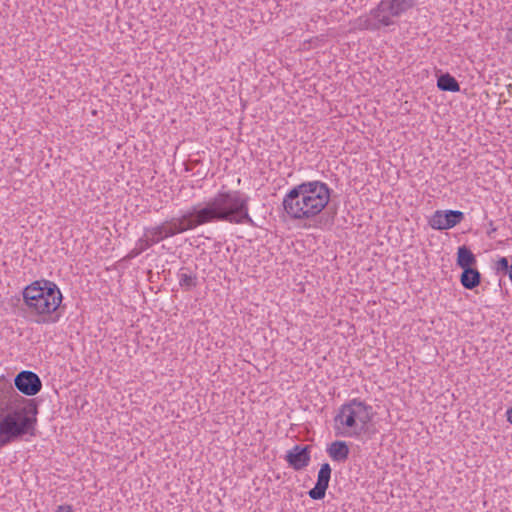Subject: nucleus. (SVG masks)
I'll list each match as a JSON object with an SVG mask.
<instances>
[{"instance_id":"obj_1","label":"nucleus","mask_w":512,"mask_h":512,"mask_svg":"<svg viewBox=\"0 0 512 512\" xmlns=\"http://www.w3.org/2000/svg\"><path fill=\"white\" fill-rule=\"evenodd\" d=\"M40 377L22 370L11 384L0 376V449L25 436H35L39 404L33 397L42 389Z\"/></svg>"},{"instance_id":"obj_2","label":"nucleus","mask_w":512,"mask_h":512,"mask_svg":"<svg viewBox=\"0 0 512 512\" xmlns=\"http://www.w3.org/2000/svg\"><path fill=\"white\" fill-rule=\"evenodd\" d=\"M250 197L240 190L220 191L206 202L189 207L195 227L216 222L254 226L249 214Z\"/></svg>"},{"instance_id":"obj_3","label":"nucleus","mask_w":512,"mask_h":512,"mask_svg":"<svg viewBox=\"0 0 512 512\" xmlns=\"http://www.w3.org/2000/svg\"><path fill=\"white\" fill-rule=\"evenodd\" d=\"M333 190L327 183L320 180L304 181L291 188L283 198L285 213L292 220L309 221L327 209L334 219L337 205L329 206Z\"/></svg>"},{"instance_id":"obj_4","label":"nucleus","mask_w":512,"mask_h":512,"mask_svg":"<svg viewBox=\"0 0 512 512\" xmlns=\"http://www.w3.org/2000/svg\"><path fill=\"white\" fill-rule=\"evenodd\" d=\"M22 296L24 311L32 322L49 325L60 320L63 295L55 282L46 279L33 281L23 288Z\"/></svg>"},{"instance_id":"obj_5","label":"nucleus","mask_w":512,"mask_h":512,"mask_svg":"<svg viewBox=\"0 0 512 512\" xmlns=\"http://www.w3.org/2000/svg\"><path fill=\"white\" fill-rule=\"evenodd\" d=\"M373 407L354 398L342 404L334 417L335 429L344 437H359L368 431L374 417Z\"/></svg>"},{"instance_id":"obj_6","label":"nucleus","mask_w":512,"mask_h":512,"mask_svg":"<svg viewBox=\"0 0 512 512\" xmlns=\"http://www.w3.org/2000/svg\"><path fill=\"white\" fill-rule=\"evenodd\" d=\"M415 0H382L378 6L371 10V18L365 21L368 30H378L394 24L392 17H398L412 8Z\"/></svg>"},{"instance_id":"obj_7","label":"nucleus","mask_w":512,"mask_h":512,"mask_svg":"<svg viewBox=\"0 0 512 512\" xmlns=\"http://www.w3.org/2000/svg\"><path fill=\"white\" fill-rule=\"evenodd\" d=\"M196 229L192 215L189 208L181 211L177 217H172L164 221L160 225L154 227H146L144 233L151 240V243L157 244L160 241L173 237L177 234H182L186 231Z\"/></svg>"},{"instance_id":"obj_8","label":"nucleus","mask_w":512,"mask_h":512,"mask_svg":"<svg viewBox=\"0 0 512 512\" xmlns=\"http://www.w3.org/2000/svg\"><path fill=\"white\" fill-rule=\"evenodd\" d=\"M465 218L462 211L436 210L429 218V225L434 230H448L460 224Z\"/></svg>"},{"instance_id":"obj_9","label":"nucleus","mask_w":512,"mask_h":512,"mask_svg":"<svg viewBox=\"0 0 512 512\" xmlns=\"http://www.w3.org/2000/svg\"><path fill=\"white\" fill-rule=\"evenodd\" d=\"M311 450L310 445L296 444L291 449L286 451L284 460L288 466L295 471H301L307 468L311 461Z\"/></svg>"},{"instance_id":"obj_10","label":"nucleus","mask_w":512,"mask_h":512,"mask_svg":"<svg viewBox=\"0 0 512 512\" xmlns=\"http://www.w3.org/2000/svg\"><path fill=\"white\" fill-rule=\"evenodd\" d=\"M332 469L329 463H323L320 466L315 486L308 491V495L313 500H322L325 498L329 487Z\"/></svg>"},{"instance_id":"obj_11","label":"nucleus","mask_w":512,"mask_h":512,"mask_svg":"<svg viewBox=\"0 0 512 512\" xmlns=\"http://www.w3.org/2000/svg\"><path fill=\"white\" fill-rule=\"evenodd\" d=\"M326 452L333 461L344 463L349 457L350 449L345 441L336 440L327 446Z\"/></svg>"},{"instance_id":"obj_12","label":"nucleus","mask_w":512,"mask_h":512,"mask_svg":"<svg viewBox=\"0 0 512 512\" xmlns=\"http://www.w3.org/2000/svg\"><path fill=\"white\" fill-rule=\"evenodd\" d=\"M477 263L476 256L466 245L459 246L457 249L456 264L463 270L473 268Z\"/></svg>"},{"instance_id":"obj_13","label":"nucleus","mask_w":512,"mask_h":512,"mask_svg":"<svg viewBox=\"0 0 512 512\" xmlns=\"http://www.w3.org/2000/svg\"><path fill=\"white\" fill-rule=\"evenodd\" d=\"M481 278V273L473 267L462 271L460 283L465 289L473 290L480 285Z\"/></svg>"},{"instance_id":"obj_14","label":"nucleus","mask_w":512,"mask_h":512,"mask_svg":"<svg viewBox=\"0 0 512 512\" xmlns=\"http://www.w3.org/2000/svg\"><path fill=\"white\" fill-rule=\"evenodd\" d=\"M437 87L441 91L459 92L460 84L450 73H442L437 78Z\"/></svg>"},{"instance_id":"obj_15","label":"nucleus","mask_w":512,"mask_h":512,"mask_svg":"<svg viewBox=\"0 0 512 512\" xmlns=\"http://www.w3.org/2000/svg\"><path fill=\"white\" fill-rule=\"evenodd\" d=\"M179 285L185 291H190L197 286V275L190 272L187 267H182L178 273Z\"/></svg>"},{"instance_id":"obj_16","label":"nucleus","mask_w":512,"mask_h":512,"mask_svg":"<svg viewBox=\"0 0 512 512\" xmlns=\"http://www.w3.org/2000/svg\"><path fill=\"white\" fill-rule=\"evenodd\" d=\"M135 246L143 253L153 246V243H151V240L144 233L143 236L136 241Z\"/></svg>"},{"instance_id":"obj_17","label":"nucleus","mask_w":512,"mask_h":512,"mask_svg":"<svg viewBox=\"0 0 512 512\" xmlns=\"http://www.w3.org/2000/svg\"><path fill=\"white\" fill-rule=\"evenodd\" d=\"M509 267L510 264L507 257H500L495 264L497 273H503L504 275H506Z\"/></svg>"},{"instance_id":"obj_18","label":"nucleus","mask_w":512,"mask_h":512,"mask_svg":"<svg viewBox=\"0 0 512 512\" xmlns=\"http://www.w3.org/2000/svg\"><path fill=\"white\" fill-rule=\"evenodd\" d=\"M202 161L200 159H192L185 163V171H191L198 166Z\"/></svg>"},{"instance_id":"obj_19","label":"nucleus","mask_w":512,"mask_h":512,"mask_svg":"<svg viewBox=\"0 0 512 512\" xmlns=\"http://www.w3.org/2000/svg\"><path fill=\"white\" fill-rule=\"evenodd\" d=\"M141 254V251L135 246L127 255L128 259L136 258Z\"/></svg>"},{"instance_id":"obj_20","label":"nucleus","mask_w":512,"mask_h":512,"mask_svg":"<svg viewBox=\"0 0 512 512\" xmlns=\"http://www.w3.org/2000/svg\"><path fill=\"white\" fill-rule=\"evenodd\" d=\"M56 512H73V509L69 505H60L58 506Z\"/></svg>"},{"instance_id":"obj_21","label":"nucleus","mask_w":512,"mask_h":512,"mask_svg":"<svg viewBox=\"0 0 512 512\" xmlns=\"http://www.w3.org/2000/svg\"><path fill=\"white\" fill-rule=\"evenodd\" d=\"M505 39L507 42L512 43V26L507 30Z\"/></svg>"},{"instance_id":"obj_22","label":"nucleus","mask_w":512,"mask_h":512,"mask_svg":"<svg viewBox=\"0 0 512 512\" xmlns=\"http://www.w3.org/2000/svg\"><path fill=\"white\" fill-rule=\"evenodd\" d=\"M506 415L507 421L512 424V407L507 410Z\"/></svg>"},{"instance_id":"obj_23","label":"nucleus","mask_w":512,"mask_h":512,"mask_svg":"<svg viewBox=\"0 0 512 512\" xmlns=\"http://www.w3.org/2000/svg\"><path fill=\"white\" fill-rule=\"evenodd\" d=\"M493 223L490 222L491 229L487 232L488 236L491 237L492 233L496 231V228L492 226Z\"/></svg>"},{"instance_id":"obj_24","label":"nucleus","mask_w":512,"mask_h":512,"mask_svg":"<svg viewBox=\"0 0 512 512\" xmlns=\"http://www.w3.org/2000/svg\"><path fill=\"white\" fill-rule=\"evenodd\" d=\"M197 175L200 176V179H204L206 177V174H201L200 171L197 172Z\"/></svg>"}]
</instances>
